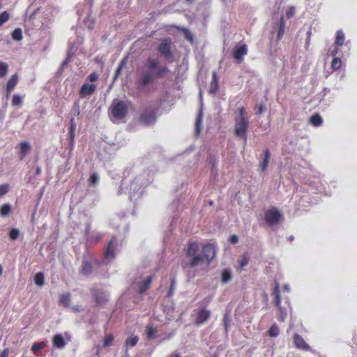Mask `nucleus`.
<instances>
[{
	"instance_id": "obj_1",
	"label": "nucleus",
	"mask_w": 357,
	"mask_h": 357,
	"mask_svg": "<svg viewBox=\"0 0 357 357\" xmlns=\"http://www.w3.org/2000/svg\"><path fill=\"white\" fill-rule=\"evenodd\" d=\"M238 116L236 119L234 134L238 137H245L248 127V119L243 108L238 109Z\"/></svg>"
},
{
	"instance_id": "obj_2",
	"label": "nucleus",
	"mask_w": 357,
	"mask_h": 357,
	"mask_svg": "<svg viewBox=\"0 0 357 357\" xmlns=\"http://www.w3.org/2000/svg\"><path fill=\"white\" fill-rule=\"evenodd\" d=\"M282 219V214L275 208L269 209L266 212L265 220L270 225H276Z\"/></svg>"
},
{
	"instance_id": "obj_3",
	"label": "nucleus",
	"mask_w": 357,
	"mask_h": 357,
	"mask_svg": "<svg viewBox=\"0 0 357 357\" xmlns=\"http://www.w3.org/2000/svg\"><path fill=\"white\" fill-rule=\"evenodd\" d=\"M199 245L196 242H192L188 245L187 254L188 256L193 257L192 261H190V265L192 266H196L203 261L202 256L195 255L199 250Z\"/></svg>"
},
{
	"instance_id": "obj_4",
	"label": "nucleus",
	"mask_w": 357,
	"mask_h": 357,
	"mask_svg": "<svg viewBox=\"0 0 357 357\" xmlns=\"http://www.w3.org/2000/svg\"><path fill=\"white\" fill-rule=\"evenodd\" d=\"M127 109L126 102L121 100L114 102L112 109V115L116 119H122L126 115Z\"/></svg>"
},
{
	"instance_id": "obj_5",
	"label": "nucleus",
	"mask_w": 357,
	"mask_h": 357,
	"mask_svg": "<svg viewBox=\"0 0 357 357\" xmlns=\"http://www.w3.org/2000/svg\"><path fill=\"white\" fill-rule=\"evenodd\" d=\"M172 40L169 38L163 39L160 41L158 47L160 53L165 57L169 59L172 57Z\"/></svg>"
},
{
	"instance_id": "obj_6",
	"label": "nucleus",
	"mask_w": 357,
	"mask_h": 357,
	"mask_svg": "<svg viewBox=\"0 0 357 357\" xmlns=\"http://www.w3.org/2000/svg\"><path fill=\"white\" fill-rule=\"evenodd\" d=\"M210 311L205 309H200L197 313L195 323L197 325L203 324L210 317Z\"/></svg>"
},
{
	"instance_id": "obj_7",
	"label": "nucleus",
	"mask_w": 357,
	"mask_h": 357,
	"mask_svg": "<svg viewBox=\"0 0 357 357\" xmlns=\"http://www.w3.org/2000/svg\"><path fill=\"white\" fill-rule=\"evenodd\" d=\"M203 259L205 258L206 260H211L215 256V248L213 245L208 244L203 247L202 250Z\"/></svg>"
},
{
	"instance_id": "obj_8",
	"label": "nucleus",
	"mask_w": 357,
	"mask_h": 357,
	"mask_svg": "<svg viewBox=\"0 0 357 357\" xmlns=\"http://www.w3.org/2000/svg\"><path fill=\"white\" fill-rule=\"evenodd\" d=\"M20 158L22 160L31 151V144L27 142H22L19 144Z\"/></svg>"
},
{
	"instance_id": "obj_9",
	"label": "nucleus",
	"mask_w": 357,
	"mask_h": 357,
	"mask_svg": "<svg viewBox=\"0 0 357 357\" xmlns=\"http://www.w3.org/2000/svg\"><path fill=\"white\" fill-rule=\"evenodd\" d=\"M247 54V47L245 45H243L240 47H236L234 52V58L238 61V62H241L243 56Z\"/></svg>"
},
{
	"instance_id": "obj_10",
	"label": "nucleus",
	"mask_w": 357,
	"mask_h": 357,
	"mask_svg": "<svg viewBox=\"0 0 357 357\" xmlns=\"http://www.w3.org/2000/svg\"><path fill=\"white\" fill-rule=\"evenodd\" d=\"M294 343L298 348L307 350L309 349L308 344L304 341V340L298 335L296 334L294 337Z\"/></svg>"
},
{
	"instance_id": "obj_11",
	"label": "nucleus",
	"mask_w": 357,
	"mask_h": 357,
	"mask_svg": "<svg viewBox=\"0 0 357 357\" xmlns=\"http://www.w3.org/2000/svg\"><path fill=\"white\" fill-rule=\"evenodd\" d=\"M155 120V116L151 111H146L142 114L140 121L144 124H150Z\"/></svg>"
},
{
	"instance_id": "obj_12",
	"label": "nucleus",
	"mask_w": 357,
	"mask_h": 357,
	"mask_svg": "<svg viewBox=\"0 0 357 357\" xmlns=\"http://www.w3.org/2000/svg\"><path fill=\"white\" fill-rule=\"evenodd\" d=\"M270 160V153L268 150H266L263 153V160L259 163V169L264 172L268 167Z\"/></svg>"
},
{
	"instance_id": "obj_13",
	"label": "nucleus",
	"mask_w": 357,
	"mask_h": 357,
	"mask_svg": "<svg viewBox=\"0 0 357 357\" xmlns=\"http://www.w3.org/2000/svg\"><path fill=\"white\" fill-rule=\"evenodd\" d=\"M96 86L94 84H85L81 88L80 92L82 95H89L94 92Z\"/></svg>"
},
{
	"instance_id": "obj_14",
	"label": "nucleus",
	"mask_w": 357,
	"mask_h": 357,
	"mask_svg": "<svg viewBox=\"0 0 357 357\" xmlns=\"http://www.w3.org/2000/svg\"><path fill=\"white\" fill-rule=\"evenodd\" d=\"M17 82H18V77H17V75H16V74L13 75L10 78V79L8 82V84H7V91H8V93H9L14 89V87L17 84Z\"/></svg>"
},
{
	"instance_id": "obj_15",
	"label": "nucleus",
	"mask_w": 357,
	"mask_h": 357,
	"mask_svg": "<svg viewBox=\"0 0 357 357\" xmlns=\"http://www.w3.org/2000/svg\"><path fill=\"white\" fill-rule=\"evenodd\" d=\"M151 282V277H149L144 281H143L139 288V293L143 294L144 292H145L150 287Z\"/></svg>"
},
{
	"instance_id": "obj_16",
	"label": "nucleus",
	"mask_w": 357,
	"mask_h": 357,
	"mask_svg": "<svg viewBox=\"0 0 357 357\" xmlns=\"http://www.w3.org/2000/svg\"><path fill=\"white\" fill-rule=\"evenodd\" d=\"M232 279V273L229 270H224L222 273L221 281L222 283L226 284L230 282Z\"/></svg>"
},
{
	"instance_id": "obj_17",
	"label": "nucleus",
	"mask_w": 357,
	"mask_h": 357,
	"mask_svg": "<svg viewBox=\"0 0 357 357\" xmlns=\"http://www.w3.org/2000/svg\"><path fill=\"white\" fill-rule=\"evenodd\" d=\"M157 333L156 327L153 325H148L146 328V335L148 338L153 339L155 337Z\"/></svg>"
},
{
	"instance_id": "obj_18",
	"label": "nucleus",
	"mask_w": 357,
	"mask_h": 357,
	"mask_svg": "<svg viewBox=\"0 0 357 357\" xmlns=\"http://www.w3.org/2000/svg\"><path fill=\"white\" fill-rule=\"evenodd\" d=\"M53 343L54 346L59 348H61L65 345L64 340L63 337L59 334L54 335L53 338Z\"/></svg>"
},
{
	"instance_id": "obj_19",
	"label": "nucleus",
	"mask_w": 357,
	"mask_h": 357,
	"mask_svg": "<svg viewBox=\"0 0 357 357\" xmlns=\"http://www.w3.org/2000/svg\"><path fill=\"white\" fill-rule=\"evenodd\" d=\"M11 212V205L5 204L0 207V215L2 217L8 216Z\"/></svg>"
},
{
	"instance_id": "obj_20",
	"label": "nucleus",
	"mask_w": 357,
	"mask_h": 357,
	"mask_svg": "<svg viewBox=\"0 0 357 357\" xmlns=\"http://www.w3.org/2000/svg\"><path fill=\"white\" fill-rule=\"evenodd\" d=\"M178 30H179L180 31H181L184 36V38L185 39L190 42V43H192L193 41V36L192 34V33L187 29H185V28H178Z\"/></svg>"
},
{
	"instance_id": "obj_21",
	"label": "nucleus",
	"mask_w": 357,
	"mask_h": 357,
	"mask_svg": "<svg viewBox=\"0 0 357 357\" xmlns=\"http://www.w3.org/2000/svg\"><path fill=\"white\" fill-rule=\"evenodd\" d=\"M70 296L69 294H62L60 296V298H59L60 304H61L66 307H68L70 304Z\"/></svg>"
},
{
	"instance_id": "obj_22",
	"label": "nucleus",
	"mask_w": 357,
	"mask_h": 357,
	"mask_svg": "<svg viewBox=\"0 0 357 357\" xmlns=\"http://www.w3.org/2000/svg\"><path fill=\"white\" fill-rule=\"evenodd\" d=\"M213 80L211 82V87H210V89H209V92L211 93L216 92L218 91V80H217V78H216L215 73H213Z\"/></svg>"
},
{
	"instance_id": "obj_23",
	"label": "nucleus",
	"mask_w": 357,
	"mask_h": 357,
	"mask_svg": "<svg viewBox=\"0 0 357 357\" xmlns=\"http://www.w3.org/2000/svg\"><path fill=\"white\" fill-rule=\"evenodd\" d=\"M34 281L36 285L43 286L44 284V275L42 273H38L35 275Z\"/></svg>"
},
{
	"instance_id": "obj_24",
	"label": "nucleus",
	"mask_w": 357,
	"mask_h": 357,
	"mask_svg": "<svg viewBox=\"0 0 357 357\" xmlns=\"http://www.w3.org/2000/svg\"><path fill=\"white\" fill-rule=\"evenodd\" d=\"M46 344L44 342L40 343H34L31 347V351L36 354L38 351L45 347Z\"/></svg>"
},
{
	"instance_id": "obj_25",
	"label": "nucleus",
	"mask_w": 357,
	"mask_h": 357,
	"mask_svg": "<svg viewBox=\"0 0 357 357\" xmlns=\"http://www.w3.org/2000/svg\"><path fill=\"white\" fill-rule=\"evenodd\" d=\"M202 126V119L201 114L199 115L197 117L196 122H195V134L196 135H198L201 131Z\"/></svg>"
},
{
	"instance_id": "obj_26",
	"label": "nucleus",
	"mask_w": 357,
	"mask_h": 357,
	"mask_svg": "<svg viewBox=\"0 0 357 357\" xmlns=\"http://www.w3.org/2000/svg\"><path fill=\"white\" fill-rule=\"evenodd\" d=\"M13 38L16 40H21L22 38V31L20 28L15 29L12 34Z\"/></svg>"
},
{
	"instance_id": "obj_27",
	"label": "nucleus",
	"mask_w": 357,
	"mask_h": 357,
	"mask_svg": "<svg viewBox=\"0 0 357 357\" xmlns=\"http://www.w3.org/2000/svg\"><path fill=\"white\" fill-rule=\"evenodd\" d=\"M310 122L314 126H319L321 123L322 119H321V117L319 115L315 114V115H313L310 118Z\"/></svg>"
},
{
	"instance_id": "obj_28",
	"label": "nucleus",
	"mask_w": 357,
	"mask_h": 357,
	"mask_svg": "<svg viewBox=\"0 0 357 357\" xmlns=\"http://www.w3.org/2000/svg\"><path fill=\"white\" fill-rule=\"evenodd\" d=\"M284 33V22L283 20V17H281L280 18V29L278 33V39H281Z\"/></svg>"
},
{
	"instance_id": "obj_29",
	"label": "nucleus",
	"mask_w": 357,
	"mask_h": 357,
	"mask_svg": "<svg viewBox=\"0 0 357 357\" xmlns=\"http://www.w3.org/2000/svg\"><path fill=\"white\" fill-rule=\"evenodd\" d=\"M8 68V66L6 63L0 61V77H4L6 75Z\"/></svg>"
},
{
	"instance_id": "obj_30",
	"label": "nucleus",
	"mask_w": 357,
	"mask_h": 357,
	"mask_svg": "<svg viewBox=\"0 0 357 357\" xmlns=\"http://www.w3.org/2000/svg\"><path fill=\"white\" fill-rule=\"evenodd\" d=\"M114 340V336L112 335H107L103 340V347H107L112 345Z\"/></svg>"
},
{
	"instance_id": "obj_31",
	"label": "nucleus",
	"mask_w": 357,
	"mask_h": 357,
	"mask_svg": "<svg viewBox=\"0 0 357 357\" xmlns=\"http://www.w3.org/2000/svg\"><path fill=\"white\" fill-rule=\"evenodd\" d=\"M105 257L107 259H113L114 257V254L112 248V243H109V245L107 248L106 252H105Z\"/></svg>"
},
{
	"instance_id": "obj_32",
	"label": "nucleus",
	"mask_w": 357,
	"mask_h": 357,
	"mask_svg": "<svg viewBox=\"0 0 357 357\" xmlns=\"http://www.w3.org/2000/svg\"><path fill=\"white\" fill-rule=\"evenodd\" d=\"M20 235V231L17 229H12L10 231L9 236L12 240H16Z\"/></svg>"
},
{
	"instance_id": "obj_33",
	"label": "nucleus",
	"mask_w": 357,
	"mask_h": 357,
	"mask_svg": "<svg viewBox=\"0 0 357 357\" xmlns=\"http://www.w3.org/2000/svg\"><path fill=\"white\" fill-rule=\"evenodd\" d=\"M138 340L139 338L137 336L129 337L126 340V344L133 347L137 343Z\"/></svg>"
},
{
	"instance_id": "obj_34",
	"label": "nucleus",
	"mask_w": 357,
	"mask_h": 357,
	"mask_svg": "<svg viewBox=\"0 0 357 357\" xmlns=\"http://www.w3.org/2000/svg\"><path fill=\"white\" fill-rule=\"evenodd\" d=\"M151 81V76L150 74L146 75L141 80V86H144Z\"/></svg>"
},
{
	"instance_id": "obj_35",
	"label": "nucleus",
	"mask_w": 357,
	"mask_h": 357,
	"mask_svg": "<svg viewBox=\"0 0 357 357\" xmlns=\"http://www.w3.org/2000/svg\"><path fill=\"white\" fill-rule=\"evenodd\" d=\"M9 190L8 184H3L0 185V197L6 195Z\"/></svg>"
},
{
	"instance_id": "obj_36",
	"label": "nucleus",
	"mask_w": 357,
	"mask_h": 357,
	"mask_svg": "<svg viewBox=\"0 0 357 357\" xmlns=\"http://www.w3.org/2000/svg\"><path fill=\"white\" fill-rule=\"evenodd\" d=\"M238 263L241 268H243V267L248 265V258L245 255H243L239 259Z\"/></svg>"
},
{
	"instance_id": "obj_37",
	"label": "nucleus",
	"mask_w": 357,
	"mask_h": 357,
	"mask_svg": "<svg viewBox=\"0 0 357 357\" xmlns=\"http://www.w3.org/2000/svg\"><path fill=\"white\" fill-rule=\"evenodd\" d=\"M9 19V14L4 11L0 14V26Z\"/></svg>"
},
{
	"instance_id": "obj_38",
	"label": "nucleus",
	"mask_w": 357,
	"mask_h": 357,
	"mask_svg": "<svg viewBox=\"0 0 357 357\" xmlns=\"http://www.w3.org/2000/svg\"><path fill=\"white\" fill-rule=\"evenodd\" d=\"M331 66L333 69L337 70L341 67V61L337 58H335L332 61Z\"/></svg>"
},
{
	"instance_id": "obj_39",
	"label": "nucleus",
	"mask_w": 357,
	"mask_h": 357,
	"mask_svg": "<svg viewBox=\"0 0 357 357\" xmlns=\"http://www.w3.org/2000/svg\"><path fill=\"white\" fill-rule=\"evenodd\" d=\"M344 40V35L342 32H338L336 36V44L337 45H342Z\"/></svg>"
},
{
	"instance_id": "obj_40",
	"label": "nucleus",
	"mask_w": 357,
	"mask_h": 357,
	"mask_svg": "<svg viewBox=\"0 0 357 357\" xmlns=\"http://www.w3.org/2000/svg\"><path fill=\"white\" fill-rule=\"evenodd\" d=\"M22 104V99L21 98L15 95L13 98V105L15 106H20Z\"/></svg>"
},
{
	"instance_id": "obj_41",
	"label": "nucleus",
	"mask_w": 357,
	"mask_h": 357,
	"mask_svg": "<svg viewBox=\"0 0 357 357\" xmlns=\"http://www.w3.org/2000/svg\"><path fill=\"white\" fill-rule=\"evenodd\" d=\"M271 337H276L279 333V330L277 327L273 326L268 331Z\"/></svg>"
},
{
	"instance_id": "obj_42",
	"label": "nucleus",
	"mask_w": 357,
	"mask_h": 357,
	"mask_svg": "<svg viewBox=\"0 0 357 357\" xmlns=\"http://www.w3.org/2000/svg\"><path fill=\"white\" fill-rule=\"evenodd\" d=\"M296 12V8L294 6H291L289 8L288 11L286 13V16L288 18L292 17Z\"/></svg>"
},
{
	"instance_id": "obj_43",
	"label": "nucleus",
	"mask_w": 357,
	"mask_h": 357,
	"mask_svg": "<svg viewBox=\"0 0 357 357\" xmlns=\"http://www.w3.org/2000/svg\"><path fill=\"white\" fill-rule=\"evenodd\" d=\"M125 63H126V61L125 60H123L121 62L120 66H119V68L116 70L114 79H116L121 75V69H122V68H123V66H124Z\"/></svg>"
},
{
	"instance_id": "obj_44",
	"label": "nucleus",
	"mask_w": 357,
	"mask_h": 357,
	"mask_svg": "<svg viewBox=\"0 0 357 357\" xmlns=\"http://www.w3.org/2000/svg\"><path fill=\"white\" fill-rule=\"evenodd\" d=\"M98 179L99 176L96 174H93L90 178V181L92 184L95 185L98 183Z\"/></svg>"
},
{
	"instance_id": "obj_45",
	"label": "nucleus",
	"mask_w": 357,
	"mask_h": 357,
	"mask_svg": "<svg viewBox=\"0 0 357 357\" xmlns=\"http://www.w3.org/2000/svg\"><path fill=\"white\" fill-rule=\"evenodd\" d=\"M158 60L157 59H150L149 60V68L151 69H154L157 65H158Z\"/></svg>"
},
{
	"instance_id": "obj_46",
	"label": "nucleus",
	"mask_w": 357,
	"mask_h": 357,
	"mask_svg": "<svg viewBox=\"0 0 357 357\" xmlns=\"http://www.w3.org/2000/svg\"><path fill=\"white\" fill-rule=\"evenodd\" d=\"M75 124L72 121L70 130V138L73 140L75 136Z\"/></svg>"
},
{
	"instance_id": "obj_47",
	"label": "nucleus",
	"mask_w": 357,
	"mask_h": 357,
	"mask_svg": "<svg viewBox=\"0 0 357 357\" xmlns=\"http://www.w3.org/2000/svg\"><path fill=\"white\" fill-rule=\"evenodd\" d=\"M91 267L90 266V264H87V263H85L83 266V271L86 273H89L91 272Z\"/></svg>"
},
{
	"instance_id": "obj_48",
	"label": "nucleus",
	"mask_w": 357,
	"mask_h": 357,
	"mask_svg": "<svg viewBox=\"0 0 357 357\" xmlns=\"http://www.w3.org/2000/svg\"><path fill=\"white\" fill-rule=\"evenodd\" d=\"M9 355V349H5L1 354L0 357H8Z\"/></svg>"
},
{
	"instance_id": "obj_49",
	"label": "nucleus",
	"mask_w": 357,
	"mask_h": 357,
	"mask_svg": "<svg viewBox=\"0 0 357 357\" xmlns=\"http://www.w3.org/2000/svg\"><path fill=\"white\" fill-rule=\"evenodd\" d=\"M238 237L235 234L232 235L230 238V242L233 244L236 243L238 242Z\"/></svg>"
},
{
	"instance_id": "obj_50",
	"label": "nucleus",
	"mask_w": 357,
	"mask_h": 357,
	"mask_svg": "<svg viewBox=\"0 0 357 357\" xmlns=\"http://www.w3.org/2000/svg\"><path fill=\"white\" fill-rule=\"evenodd\" d=\"M98 79V75L96 73H92L89 76V79L91 82H95Z\"/></svg>"
},
{
	"instance_id": "obj_51",
	"label": "nucleus",
	"mask_w": 357,
	"mask_h": 357,
	"mask_svg": "<svg viewBox=\"0 0 357 357\" xmlns=\"http://www.w3.org/2000/svg\"><path fill=\"white\" fill-rule=\"evenodd\" d=\"M258 113L261 114L265 110V106L260 104L258 106Z\"/></svg>"
},
{
	"instance_id": "obj_52",
	"label": "nucleus",
	"mask_w": 357,
	"mask_h": 357,
	"mask_svg": "<svg viewBox=\"0 0 357 357\" xmlns=\"http://www.w3.org/2000/svg\"><path fill=\"white\" fill-rule=\"evenodd\" d=\"M224 322H225V328L227 329V316L226 315L225 316V318H224Z\"/></svg>"
},
{
	"instance_id": "obj_53",
	"label": "nucleus",
	"mask_w": 357,
	"mask_h": 357,
	"mask_svg": "<svg viewBox=\"0 0 357 357\" xmlns=\"http://www.w3.org/2000/svg\"><path fill=\"white\" fill-rule=\"evenodd\" d=\"M3 273V268L2 266L0 265V276L2 275Z\"/></svg>"
},
{
	"instance_id": "obj_54",
	"label": "nucleus",
	"mask_w": 357,
	"mask_h": 357,
	"mask_svg": "<svg viewBox=\"0 0 357 357\" xmlns=\"http://www.w3.org/2000/svg\"><path fill=\"white\" fill-rule=\"evenodd\" d=\"M279 302H280L279 296H277L276 297V304L278 305Z\"/></svg>"
},
{
	"instance_id": "obj_55",
	"label": "nucleus",
	"mask_w": 357,
	"mask_h": 357,
	"mask_svg": "<svg viewBox=\"0 0 357 357\" xmlns=\"http://www.w3.org/2000/svg\"><path fill=\"white\" fill-rule=\"evenodd\" d=\"M172 357H179V355L178 354H176Z\"/></svg>"
},
{
	"instance_id": "obj_56",
	"label": "nucleus",
	"mask_w": 357,
	"mask_h": 357,
	"mask_svg": "<svg viewBox=\"0 0 357 357\" xmlns=\"http://www.w3.org/2000/svg\"><path fill=\"white\" fill-rule=\"evenodd\" d=\"M284 289H285L286 290H288V289H289L287 285H286V286H284Z\"/></svg>"
}]
</instances>
